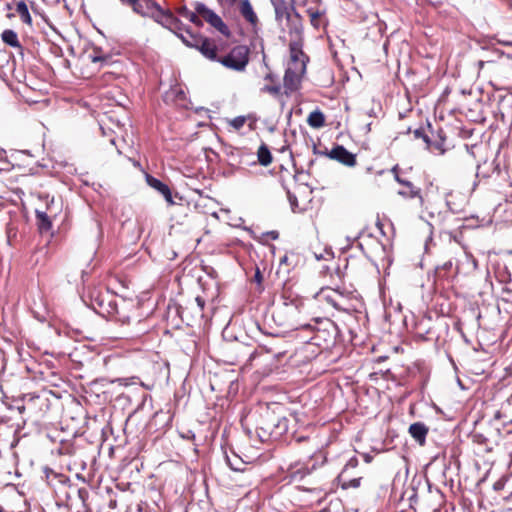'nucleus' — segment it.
Instances as JSON below:
<instances>
[{
	"label": "nucleus",
	"instance_id": "nucleus-5",
	"mask_svg": "<svg viewBox=\"0 0 512 512\" xmlns=\"http://www.w3.org/2000/svg\"><path fill=\"white\" fill-rule=\"evenodd\" d=\"M294 38L289 43L290 61L288 62L289 67H297V69L303 68L306 71V64L308 57L303 52V42L301 39L302 25H295L294 31L290 33Z\"/></svg>",
	"mask_w": 512,
	"mask_h": 512
},
{
	"label": "nucleus",
	"instance_id": "nucleus-43",
	"mask_svg": "<svg viewBox=\"0 0 512 512\" xmlns=\"http://www.w3.org/2000/svg\"><path fill=\"white\" fill-rule=\"evenodd\" d=\"M231 4L235 3L237 0H228Z\"/></svg>",
	"mask_w": 512,
	"mask_h": 512
},
{
	"label": "nucleus",
	"instance_id": "nucleus-18",
	"mask_svg": "<svg viewBox=\"0 0 512 512\" xmlns=\"http://www.w3.org/2000/svg\"><path fill=\"white\" fill-rule=\"evenodd\" d=\"M176 13L189 20L191 23L195 24L198 27H201L203 25L202 20L199 18V14L195 11L189 10L186 6H181L176 9Z\"/></svg>",
	"mask_w": 512,
	"mask_h": 512
},
{
	"label": "nucleus",
	"instance_id": "nucleus-47",
	"mask_svg": "<svg viewBox=\"0 0 512 512\" xmlns=\"http://www.w3.org/2000/svg\"><path fill=\"white\" fill-rule=\"evenodd\" d=\"M41 512H45L44 510H42Z\"/></svg>",
	"mask_w": 512,
	"mask_h": 512
},
{
	"label": "nucleus",
	"instance_id": "nucleus-4",
	"mask_svg": "<svg viewBox=\"0 0 512 512\" xmlns=\"http://www.w3.org/2000/svg\"><path fill=\"white\" fill-rule=\"evenodd\" d=\"M359 460L357 457H351L337 477L339 486L344 489H356L361 486L363 474L357 469Z\"/></svg>",
	"mask_w": 512,
	"mask_h": 512
},
{
	"label": "nucleus",
	"instance_id": "nucleus-17",
	"mask_svg": "<svg viewBox=\"0 0 512 512\" xmlns=\"http://www.w3.org/2000/svg\"><path fill=\"white\" fill-rule=\"evenodd\" d=\"M395 180L401 184V185H404L405 187H407L409 189V191H403V190H400L398 192V194L402 197H406V198H416V197H419L421 198V191L419 188H416L412 182L410 181H407L403 178H401L399 176V174H396L395 175Z\"/></svg>",
	"mask_w": 512,
	"mask_h": 512
},
{
	"label": "nucleus",
	"instance_id": "nucleus-9",
	"mask_svg": "<svg viewBox=\"0 0 512 512\" xmlns=\"http://www.w3.org/2000/svg\"><path fill=\"white\" fill-rule=\"evenodd\" d=\"M195 10L199 14V18L202 17L207 23H209L214 29L220 34L229 37L230 30L224 23L222 18L216 14L213 10L209 9L204 3L197 2L195 4Z\"/></svg>",
	"mask_w": 512,
	"mask_h": 512
},
{
	"label": "nucleus",
	"instance_id": "nucleus-34",
	"mask_svg": "<svg viewBox=\"0 0 512 512\" xmlns=\"http://www.w3.org/2000/svg\"><path fill=\"white\" fill-rule=\"evenodd\" d=\"M255 280L260 283L262 281V275H261V272L259 271V269L256 270V273H255V276H254Z\"/></svg>",
	"mask_w": 512,
	"mask_h": 512
},
{
	"label": "nucleus",
	"instance_id": "nucleus-11",
	"mask_svg": "<svg viewBox=\"0 0 512 512\" xmlns=\"http://www.w3.org/2000/svg\"><path fill=\"white\" fill-rule=\"evenodd\" d=\"M305 72L306 71H303V68L297 69V67L287 66L284 75V88L287 94L298 89L301 77L305 74Z\"/></svg>",
	"mask_w": 512,
	"mask_h": 512
},
{
	"label": "nucleus",
	"instance_id": "nucleus-40",
	"mask_svg": "<svg viewBox=\"0 0 512 512\" xmlns=\"http://www.w3.org/2000/svg\"><path fill=\"white\" fill-rule=\"evenodd\" d=\"M177 95H178V96H180L181 98H183V97H184V92H183V91H181V90H179V91L177 92Z\"/></svg>",
	"mask_w": 512,
	"mask_h": 512
},
{
	"label": "nucleus",
	"instance_id": "nucleus-15",
	"mask_svg": "<svg viewBox=\"0 0 512 512\" xmlns=\"http://www.w3.org/2000/svg\"><path fill=\"white\" fill-rule=\"evenodd\" d=\"M202 55L212 61H218L217 59V47L215 43L208 38H203L197 48Z\"/></svg>",
	"mask_w": 512,
	"mask_h": 512
},
{
	"label": "nucleus",
	"instance_id": "nucleus-31",
	"mask_svg": "<svg viewBox=\"0 0 512 512\" xmlns=\"http://www.w3.org/2000/svg\"><path fill=\"white\" fill-rule=\"evenodd\" d=\"M195 302H196L197 306L199 307V309H200L201 311H203V309H204V307H205V300H204L202 297L197 296V297L195 298Z\"/></svg>",
	"mask_w": 512,
	"mask_h": 512
},
{
	"label": "nucleus",
	"instance_id": "nucleus-3",
	"mask_svg": "<svg viewBox=\"0 0 512 512\" xmlns=\"http://www.w3.org/2000/svg\"><path fill=\"white\" fill-rule=\"evenodd\" d=\"M95 301L99 307V314L113 318L121 324L129 323L130 317L126 314L128 304L124 300L118 302L115 296L107 295L98 297Z\"/></svg>",
	"mask_w": 512,
	"mask_h": 512
},
{
	"label": "nucleus",
	"instance_id": "nucleus-35",
	"mask_svg": "<svg viewBox=\"0 0 512 512\" xmlns=\"http://www.w3.org/2000/svg\"><path fill=\"white\" fill-rule=\"evenodd\" d=\"M421 139H423V141L426 143L428 148L431 146V141H430V138L428 137V135L424 134V136H422Z\"/></svg>",
	"mask_w": 512,
	"mask_h": 512
},
{
	"label": "nucleus",
	"instance_id": "nucleus-24",
	"mask_svg": "<svg viewBox=\"0 0 512 512\" xmlns=\"http://www.w3.org/2000/svg\"><path fill=\"white\" fill-rule=\"evenodd\" d=\"M258 161L263 166H268L272 162V155L265 144H262L257 152Z\"/></svg>",
	"mask_w": 512,
	"mask_h": 512
},
{
	"label": "nucleus",
	"instance_id": "nucleus-26",
	"mask_svg": "<svg viewBox=\"0 0 512 512\" xmlns=\"http://www.w3.org/2000/svg\"><path fill=\"white\" fill-rule=\"evenodd\" d=\"M226 462L228 466L233 471H243L245 463L244 461L236 454H233L232 456L226 455Z\"/></svg>",
	"mask_w": 512,
	"mask_h": 512
},
{
	"label": "nucleus",
	"instance_id": "nucleus-38",
	"mask_svg": "<svg viewBox=\"0 0 512 512\" xmlns=\"http://www.w3.org/2000/svg\"><path fill=\"white\" fill-rule=\"evenodd\" d=\"M398 168H399V167H398V165H395V166L391 169V172L394 174V176H395L396 174H398Z\"/></svg>",
	"mask_w": 512,
	"mask_h": 512
},
{
	"label": "nucleus",
	"instance_id": "nucleus-6",
	"mask_svg": "<svg viewBox=\"0 0 512 512\" xmlns=\"http://www.w3.org/2000/svg\"><path fill=\"white\" fill-rule=\"evenodd\" d=\"M224 361L230 365H236L241 362L242 359L248 357L251 361L255 355L256 350H252L250 346L245 343L234 341L226 343L223 346Z\"/></svg>",
	"mask_w": 512,
	"mask_h": 512
},
{
	"label": "nucleus",
	"instance_id": "nucleus-28",
	"mask_svg": "<svg viewBox=\"0 0 512 512\" xmlns=\"http://www.w3.org/2000/svg\"><path fill=\"white\" fill-rule=\"evenodd\" d=\"M245 122L246 118L244 116H238L231 121V126L238 130L244 126Z\"/></svg>",
	"mask_w": 512,
	"mask_h": 512
},
{
	"label": "nucleus",
	"instance_id": "nucleus-12",
	"mask_svg": "<svg viewBox=\"0 0 512 512\" xmlns=\"http://www.w3.org/2000/svg\"><path fill=\"white\" fill-rule=\"evenodd\" d=\"M145 180L147 185L161 194L169 205L175 204V201L173 200V194L167 184L163 183L161 180L150 174H146Z\"/></svg>",
	"mask_w": 512,
	"mask_h": 512
},
{
	"label": "nucleus",
	"instance_id": "nucleus-30",
	"mask_svg": "<svg viewBox=\"0 0 512 512\" xmlns=\"http://www.w3.org/2000/svg\"><path fill=\"white\" fill-rule=\"evenodd\" d=\"M115 382H118L120 385L123 386H128L134 383V378H118L115 380Z\"/></svg>",
	"mask_w": 512,
	"mask_h": 512
},
{
	"label": "nucleus",
	"instance_id": "nucleus-1",
	"mask_svg": "<svg viewBox=\"0 0 512 512\" xmlns=\"http://www.w3.org/2000/svg\"><path fill=\"white\" fill-rule=\"evenodd\" d=\"M121 3L132 7L133 11L142 17L154 19L169 30L180 29V20L169 10H163L152 0H125Z\"/></svg>",
	"mask_w": 512,
	"mask_h": 512
},
{
	"label": "nucleus",
	"instance_id": "nucleus-46",
	"mask_svg": "<svg viewBox=\"0 0 512 512\" xmlns=\"http://www.w3.org/2000/svg\"><path fill=\"white\" fill-rule=\"evenodd\" d=\"M0 512H3V509H2V507H1V506H0Z\"/></svg>",
	"mask_w": 512,
	"mask_h": 512
},
{
	"label": "nucleus",
	"instance_id": "nucleus-32",
	"mask_svg": "<svg viewBox=\"0 0 512 512\" xmlns=\"http://www.w3.org/2000/svg\"><path fill=\"white\" fill-rule=\"evenodd\" d=\"M425 132L422 128H418L414 131V137L420 139L422 136H424Z\"/></svg>",
	"mask_w": 512,
	"mask_h": 512
},
{
	"label": "nucleus",
	"instance_id": "nucleus-39",
	"mask_svg": "<svg viewBox=\"0 0 512 512\" xmlns=\"http://www.w3.org/2000/svg\"><path fill=\"white\" fill-rule=\"evenodd\" d=\"M287 259H288V257L285 255L284 257L281 258L280 263L281 264L286 263Z\"/></svg>",
	"mask_w": 512,
	"mask_h": 512
},
{
	"label": "nucleus",
	"instance_id": "nucleus-19",
	"mask_svg": "<svg viewBox=\"0 0 512 512\" xmlns=\"http://www.w3.org/2000/svg\"><path fill=\"white\" fill-rule=\"evenodd\" d=\"M241 15L252 25L256 24L258 18L253 10L249 0H243L240 6Z\"/></svg>",
	"mask_w": 512,
	"mask_h": 512
},
{
	"label": "nucleus",
	"instance_id": "nucleus-36",
	"mask_svg": "<svg viewBox=\"0 0 512 512\" xmlns=\"http://www.w3.org/2000/svg\"><path fill=\"white\" fill-rule=\"evenodd\" d=\"M268 235L270 236V238H272L274 240L278 238V232L277 231H270V232H268Z\"/></svg>",
	"mask_w": 512,
	"mask_h": 512
},
{
	"label": "nucleus",
	"instance_id": "nucleus-22",
	"mask_svg": "<svg viewBox=\"0 0 512 512\" xmlns=\"http://www.w3.org/2000/svg\"><path fill=\"white\" fill-rule=\"evenodd\" d=\"M36 219L41 232H47L51 229L52 223L46 212L36 210Z\"/></svg>",
	"mask_w": 512,
	"mask_h": 512
},
{
	"label": "nucleus",
	"instance_id": "nucleus-13",
	"mask_svg": "<svg viewBox=\"0 0 512 512\" xmlns=\"http://www.w3.org/2000/svg\"><path fill=\"white\" fill-rule=\"evenodd\" d=\"M428 431V427L422 422H415L409 427L411 437L420 445L425 444Z\"/></svg>",
	"mask_w": 512,
	"mask_h": 512
},
{
	"label": "nucleus",
	"instance_id": "nucleus-23",
	"mask_svg": "<svg viewBox=\"0 0 512 512\" xmlns=\"http://www.w3.org/2000/svg\"><path fill=\"white\" fill-rule=\"evenodd\" d=\"M310 473L309 469L306 467H300L298 469H289L287 472V478H289L290 482H298L304 479L306 475Z\"/></svg>",
	"mask_w": 512,
	"mask_h": 512
},
{
	"label": "nucleus",
	"instance_id": "nucleus-37",
	"mask_svg": "<svg viewBox=\"0 0 512 512\" xmlns=\"http://www.w3.org/2000/svg\"><path fill=\"white\" fill-rule=\"evenodd\" d=\"M434 147H435L436 149L440 150V151H441V154H443V153H444V149H442V148H441V147H442V143H438V142H437V143H435V144H434Z\"/></svg>",
	"mask_w": 512,
	"mask_h": 512
},
{
	"label": "nucleus",
	"instance_id": "nucleus-27",
	"mask_svg": "<svg viewBox=\"0 0 512 512\" xmlns=\"http://www.w3.org/2000/svg\"><path fill=\"white\" fill-rule=\"evenodd\" d=\"M306 491L312 493L315 496V501L320 503L325 497H326V491H324L321 488H312V489H305Z\"/></svg>",
	"mask_w": 512,
	"mask_h": 512
},
{
	"label": "nucleus",
	"instance_id": "nucleus-10",
	"mask_svg": "<svg viewBox=\"0 0 512 512\" xmlns=\"http://www.w3.org/2000/svg\"><path fill=\"white\" fill-rule=\"evenodd\" d=\"M324 154L330 159L336 160L345 166L353 167L356 165V155L349 152L342 145H336L329 152H325Z\"/></svg>",
	"mask_w": 512,
	"mask_h": 512
},
{
	"label": "nucleus",
	"instance_id": "nucleus-14",
	"mask_svg": "<svg viewBox=\"0 0 512 512\" xmlns=\"http://www.w3.org/2000/svg\"><path fill=\"white\" fill-rule=\"evenodd\" d=\"M325 300L337 310L347 311L348 308L344 306V295L338 289L329 290L327 293L323 292Z\"/></svg>",
	"mask_w": 512,
	"mask_h": 512
},
{
	"label": "nucleus",
	"instance_id": "nucleus-20",
	"mask_svg": "<svg viewBox=\"0 0 512 512\" xmlns=\"http://www.w3.org/2000/svg\"><path fill=\"white\" fill-rule=\"evenodd\" d=\"M1 39L6 45H8L10 47L21 48V44L19 42L18 35L14 30H11V29L4 30L1 34Z\"/></svg>",
	"mask_w": 512,
	"mask_h": 512
},
{
	"label": "nucleus",
	"instance_id": "nucleus-25",
	"mask_svg": "<svg viewBox=\"0 0 512 512\" xmlns=\"http://www.w3.org/2000/svg\"><path fill=\"white\" fill-rule=\"evenodd\" d=\"M16 12L24 23L29 25L32 23L27 4L24 1H19L16 4Z\"/></svg>",
	"mask_w": 512,
	"mask_h": 512
},
{
	"label": "nucleus",
	"instance_id": "nucleus-33",
	"mask_svg": "<svg viewBox=\"0 0 512 512\" xmlns=\"http://www.w3.org/2000/svg\"><path fill=\"white\" fill-rule=\"evenodd\" d=\"M105 60H106V58L104 56H96V55L95 56H91V61L93 63L103 62Z\"/></svg>",
	"mask_w": 512,
	"mask_h": 512
},
{
	"label": "nucleus",
	"instance_id": "nucleus-7",
	"mask_svg": "<svg viewBox=\"0 0 512 512\" xmlns=\"http://www.w3.org/2000/svg\"><path fill=\"white\" fill-rule=\"evenodd\" d=\"M226 68L243 71L249 62V49L245 45L235 46L230 52L218 60Z\"/></svg>",
	"mask_w": 512,
	"mask_h": 512
},
{
	"label": "nucleus",
	"instance_id": "nucleus-16",
	"mask_svg": "<svg viewBox=\"0 0 512 512\" xmlns=\"http://www.w3.org/2000/svg\"><path fill=\"white\" fill-rule=\"evenodd\" d=\"M180 29H173L172 31L185 43L188 47L197 48L203 37L193 35L190 31L183 32L182 23L180 22Z\"/></svg>",
	"mask_w": 512,
	"mask_h": 512
},
{
	"label": "nucleus",
	"instance_id": "nucleus-2",
	"mask_svg": "<svg viewBox=\"0 0 512 512\" xmlns=\"http://www.w3.org/2000/svg\"><path fill=\"white\" fill-rule=\"evenodd\" d=\"M301 329L312 332L309 342L324 349L332 347L339 335L338 326L328 318L315 319L313 323L302 325Z\"/></svg>",
	"mask_w": 512,
	"mask_h": 512
},
{
	"label": "nucleus",
	"instance_id": "nucleus-21",
	"mask_svg": "<svg viewBox=\"0 0 512 512\" xmlns=\"http://www.w3.org/2000/svg\"><path fill=\"white\" fill-rule=\"evenodd\" d=\"M307 123L312 128H321L325 125V116L319 109L314 110L309 114Z\"/></svg>",
	"mask_w": 512,
	"mask_h": 512
},
{
	"label": "nucleus",
	"instance_id": "nucleus-29",
	"mask_svg": "<svg viewBox=\"0 0 512 512\" xmlns=\"http://www.w3.org/2000/svg\"><path fill=\"white\" fill-rule=\"evenodd\" d=\"M263 92H267L272 95H277L280 92L279 85H265L262 89Z\"/></svg>",
	"mask_w": 512,
	"mask_h": 512
},
{
	"label": "nucleus",
	"instance_id": "nucleus-44",
	"mask_svg": "<svg viewBox=\"0 0 512 512\" xmlns=\"http://www.w3.org/2000/svg\"><path fill=\"white\" fill-rule=\"evenodd\" d=\"M451 266V262L445 264V267H450Z\"/></svg>",
	"mask_w": 512,
	"mask_h": 512
},
{
	"label": "nucleus",
	"instance_id": "nucleus-41",
	"mask_svg": "<svg viewBox=\"0 0 512 512\" xmlns=\"http://www.w3.org/2000/svg\"><path fill=\"white\" fill-rule=\"evenodd\" d=\"M265 79H267V80H272V79H273V77H272V75H271V74H268V75L265 77Z\"/></svg>",
	"mask_w": 512,
	"mask_h": 512
},
{
	"label": "nucleus",
	"instance_id": "nucleus-45",
	"mask_svg": "<svg viewBox=\"0 0 512 512\" xmlns=\"http://www.w3.org/2000/svg\"><path fill=\"white\" fill-rule=\"evenodd\" d=\"M110 142L111 144H115V140L113 138L110 140Z\"/></svg>",
	"mask_w": 512,
	"mask_h": 512
},
{
	"label": "nucleus",
	"instance_id": "nucleus-8",
	"mask_svg": "<svg viewBox=\"0 0 512 512\" xmlns=\"http://www.w3.org/2000/svg\"><path fill=\"white\" fill-rule=\"evenodd\" d=\"M276 20L282 22L283 19L287 21V26L289 27L290 33L294 31V26L302 25L299 15L296 13L294 7L290 4H287L284 0H271Z\"/></svg>",
	"mask_w": 512,
	"mask_h": 512
},
{
	"label": "nucleus",
	"instance_id": "nucleus-42",
	"mask_svg": "<svg viewBox=\"0 0 512 512\" xmlns=\"http://www.w3.org/2000/svg\"><path fill=\"white\" fill-rule=\"evenodd\" d=\"M365 460H366V462H369V461H370V456H369V455H366V456H365Z\"/></svg>",
	"mask_w": 512,
	"mask_h": 512
}]
</instances>
